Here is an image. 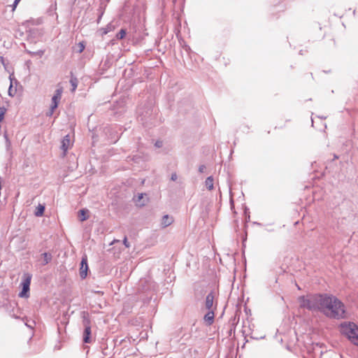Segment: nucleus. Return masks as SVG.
I'll use <instances>...</instances> for the list:
<instances>
[{
  "label": "nucleus",
  "instance_id": "9",
  "mask_svg": "<svg viewBox=\"0 0 358 358\" xmlns=\"http://www.w3.org/2000/svg\"><path fill=\"white\" fill-rule=\"evenodd\" d=\"M91 334V327L90 324H85V328L84 331L83 341L86 343H90V336Z\"/></svg>",
  "mask_w": 358,
  "mask_h": 358
},
{
  "label": "nucleus",
  "instance_id": "4",
  "mask_svg": "<svg viewBox=\"0 0 358 358\" xmlns=\"http://www.w3.org/2000/svg\"><path fill=\"white\" fill-rule=\"evenodd\" d=\"M32 275L29 273H24L22 276V280L20 283L22 290L19 293V296L21 298H28L29 296V287L31 284Z\"/></svg>",
  "mask_w": 358,
  "mask_h": 358
},
{
  "label": "nucleus",
  "instance_id": "24",
  "mask_svg": "<svg viewBox=\"0 0 358 358\" xmlns=\"http://www.w3.org/2000/svg\"><path fill=\"white\" fill-rule=\"evenodd\" d=\"M155 145L157 148H161L162 146V142L157 141Z\"/></svg>",
  "mask_w": 358,
  "mask_h": 358
},
{
  "label": "nucleus",
  "instance_id": "10",
  "mask_svg": "<svg viewBox=\"0 0 358 358\" xmlns=\"http://www.w3.org/2000/svg\"><path fill=\"white\" fill-rule=\"evenodd\" d=\"M173 222V219L172 217H170L168 215H165L163 216L161 222V225L162 227L165 228L169 225H171Z\"/></svg>",
  "mask_w": 358,
  "mask_h": 358
},
{
  "label": "nucleus",
  "instance_id": "23",
  "mask_svg": "<svg viewBox=\"0 0 358 358\" xmlns=\"http://www.w3.org/2000/svg\"><path fill=\"white\" fill-rule=\"evenodd\" d=\"M205 169H206L205 165H200L199 167V173H203Z\"/></svg>",
  "mask_w": 358,
  "mask_h": 358
},
{
  "label": "nucleus",
  "instance_id": "8",
  "mask_svg": "<svg viewBox=\"0 0 358 358\" xmlns=\"http://www.w3.org/2000/svg\"><path fill=\"white\" fill-rule=\"evenodd\" d=\"M215 310H207L208 312L203 317V321L206 325L210 326L213 323L215 318Z\"/></svg>",
  "mask_w": 358,
  "mask_h": 358
},
{
  "label": "nucleus",
  "instance_id": "1",
  "mask_svg": "<svg viewBox=\"0 0 358 358\" xmlns=\"http://www.w3.org/2000/svg\"><path fill=\"white\" fill-rule=\"evenodd\" d=\"M319 311L330 319L341 320L348 317L345 304L332 294H321Z\"/></svg>",
  "mask_w": 358,
  "mask_h": 358
},
{
  "label": "nucleus",
  "instance_id": "3",
  "mask_svg": "<svg viewBox=\"0 0 358 358\" xmlns=\"http://www.w3.org/2000/svg\"><path fill=\"white\" fill-rule=\"evenodd\" d=\"M341 333L345 335L350 341L358 345V327L354 322H344L341 324Z\"/></svg>",
  "mask_w": 358,
  "mask_h": 358
},
{
  "label": "nucleus",
  "instance_id": "22",
  "mask_svg": "<svg viewBox=\"0 0 358 358\" xmlns=\"http://www.w3.org/2000/svg\"><path fill=\"white\" fill-rule=\"evenodd\" d=\"M12 87H13V85H12V83H10V85L9 89H8V94L10 96H14L15 92L13 94Z\"/></svg>",
  "mask_w": 358,
  "mask_h": 358
},
{
  "label": "nucleus",
  "instance_id": "16",
  "mask_svg": "<svg viewBox=\"0 0 358 358\" xmlns=\"http://www.w3.org/2000/svg\"><path fill=\"white\" fill-rule=\"evenodd\" d=\"M88 212L86 209H81L79 211V219L81 222H83L86 220H87V217L86 216V213Z\"/></svg>",
  "mask_w": 358,
  "mask_h": 358
},
{
  "label": "nucleus",
  "instance_id": "21",
  "mask_svg": "<svg viewBox=\"0 0 358 358\" xmlns=\"http://www.w3.org/2000/svg\"><path fill=\"white\" fill-rule=\"evenodd\" d=\"M123 244L125 245L126 248H129L130 247V244H129V243L127 241V236H124V238L123 239Z\"/></svg>",
  "mask_w": 358,
  "mask_h": 358
},
{
  "label": "nucleus",
  "instance_id": "25",
  "mask_svg": "<svg viewBox=\"0 0 358 358\" xmlns=\"http://www.w3.org/2000/svg\"><path fill=\"white\" fill-rule=\"evenodd\" d=\"M177 178H178V177H177L176 173H173V174L171 175V179L172 180L175 181V180H177Z\"/></svg>",
  "mask_w": 358,
  "mask_h": 358
},
{
  "label": "nucleus",
  "instance_id": "27",
  "mask_svg": "<svg viewBox=\"0 0 358 358\" xmlns=\"http://www.w3.org/2000/svg\"><path fill=\"white\" fill-rule=\"evenodd\" d=\"M143 198V194H140L138 196V201H140Z\"/></svg>",
  "mask_w": 358,
  "mask_h": 358
},
{
  "label": "nucleus",
  "instance_id": "26",
  "mask_svg": "<svg viewBox=\"0 0 358 358\" xmlns=\"http://www.w3.org/2000/svg\"><path fill=\"white\" fill-rule=\"evenodd\" d=\"M20 0H15L13 3V6L15 7L17 4L20 2Z\"/></svg>",
  "mask_w": 358,
  "mask_h": 358
},
{
  "label": "nucleus",
  "instance_id": "14",
  "mask_svg": "<svg viewBox=\"0 0 358 358\" xmlns=\"http://www.w3.org/2000/svg\"><path fill=\"white\" fill-rule=\"evenodd\" d=\"M42 256L43 257V265L48 264L52 259V255L50 253L44 252L42 254Z\"/></svg>",
  "mask_w": 358,
  "mask_h": 358
},
{
  "label": "nucleus",
  "instance_id": "7",
  "mask_svg": "<svg viewBox=\"0 0 358 358\" xmlns=\"http://www.w3.org/2000/svg\"><path fill=\"white\" fill-rule=\"evenodd\" d=\"M72 143L69 135H66L62 141L61 149L63 150V155L65 156L67 150L71 148Z\"/></svg>",
  "mask_w": 358,
  "mask_h": 358
},
{
  "label": "nucleus",
  "instance_id": "20",
  "mask_svg": "<svg viewBox=\"0 0 358 358\" xmlns=\"http://www.w3.org/2000/svg\"><path fill=\"white\" fill-rule=\"evenodd\" d=\"M78 46H79V50H78V52H82L84 49H85V45L83 44V42H80L78 43Z\"/></svg>",
  "mask_w": 358,
  "mask_h": 358
},
{
  "label": "nucleus",
  "instance_id": "13",
  "mask_svg": "<svg viewBox=\"0 0 358 358\" xmlns=\"http://www.w3.org/2000/svg\"><path fill=\"white\" fill-rule=\"evenodd\" d=\"M115 29L114 25H113L111 23H109L106 25V27L101 29L102 35H106L108 32L113 31Z\"/></svg>",
  "mask_w": 358,
  "mask_h": 358
},
{
  "label": "nucleus",
  "instance_id": "2",
  "mask_svg": "<svg viewBox=\"0 0 358 358\" xmlns=\"http://www.w3.org/2000/svg\"><path fill=\"white\" fill-rule=\"evenodd\" d=\"M320 300L321 294H312L307 296H301L298 299L301 308H306L311 311L320 310Z\"/></svg>",
  "mask_w": 358,
  "mask_h": 358
},
{
  "label": "nucleus",
  "instance_id": "28",
  "mask_svg": "<svg viewBox=\"0 0 358 358\" xmlns=\"http://www.w3.org/2000/svg\"><path fill=\"white\" fill-rule=\"evenodd\" d=\"M304 358V357H303Z\"/></svg>",
  "mask_w": 358,
  "mask_h": 358
},
{
  "label": "nucleus",
  "instance_id": "11",
  "mask_svg": "<svg viewBox=\"0 0 358 358\" xmlns=\"http://www.w3.org/2000/svg\"><path fill=\"white\" fill-rule=\"evenodd\" d=\"M59 102V100L55 98H52V103L50 106V112L48 113V115L51 116L53 114L55 109H56L58 106Z\"/></svg>",
  "mask_w": 358,
  "mask_h": 358
},
{
  "label": "nucleus",
  "instance_id": "5",
  "mask_svg": "<svg viewBox=\"0 0 358 358\" xmlns=\"http://www.w3.org/2000/svg\"><path fill=\"white\" fill-rule=\"evenodd\" d=\"M217 301L215 300V292L214 291H211L209 292L205 299L204 306L206 310H216L217 309Z\"/></svg>",
  "mask_w": 358,
  "mask_h": 358
},
{
  "label": "nucleus",
  "instance_id": "6",
  "mask_svg": "<svg viewBox=\"0 0 358 358\" xmlns=\"http://www.w3.org/2000/svg\"><path fill=\"white\" fill-rule=\"evenodd\" d=\"M88 271V264H87V257L86 255H84L82 257V260L80 262V276L82 279H85L87 275Z\"/></svg>",
  "mask_w": 358,
  "mask_h": 358
},
{
  "label": "nucleus",
  "instance_id": "12",
  "mask_svg": "<svg viewBox=\"0 0 358 358\" xmlns=\"http://www.w3.org/2000/svg\"><path fill=\"white\" fill-rule=\"evenodd\" d=\"M214 179L213 176H209L206 179L205 185L208 190L213 189Z\"/></svg>",
  "mask_w": 358,
  "mask_h": 358
},
{
  "label": "nucleus",
  "instance_id": "15",
  "mask_svg": "<svg viewBox=\"0 0 358 358\" xmlns=\"http://www.w3.org/2000/svg\"><path fill=\"white\" fill-rule=\"evenodd\" d=\"M44 210L45 206L43 205L38 204L34 214L36 217H41L43 215Z\"/></svg>",
  "mask_w": 358,
  "mask_h": 358
},
{
  "label": "nucleus",
  "instance_id": "17",
  "mask_svg": "<svg viewBox=\"0 0 358 358\" xmlns=\"http://www.w3.org/2000/svg\"><path fill=\"white\" fill-rule=\"evenodd\" d=\"M62 88H58L55 90V94L53 95L52 98H55L59 101H60L62 98Z\"/></svg>",
  "mask_w": 358,
  "mask_h": 358
},
{
  "label": "nucleus",
  "instance_id": "19",
  "mask_svg": "<svg viewBox=\"0 0 358 358\" xmlns=\"http://www.w3.org/2000/svg\"><path fill=\"white\" fill-rule=\"evenodd\" d=\"M70 83L72 85V92H74L78 86V80L76 78H71Z\"/></svg>",
  "mask_w": 358,
  "mask_h": 358
},
{
  "label": "nucleus",
  "instance_id": "18",
  "mask_svg": "<svg viewBox=\"0 0 358 358\" xmlns=\"http://www.w3.org/2000/svg\"><path fill=\"white\" fill-rule=\"evenodd\" d=\"M126 36V30L124 29H120V31L116 34V38L119 40L123 39Z\"/></svg>",
  "mask_w": 358,
  "mask_h": 358
}]
</instances>
